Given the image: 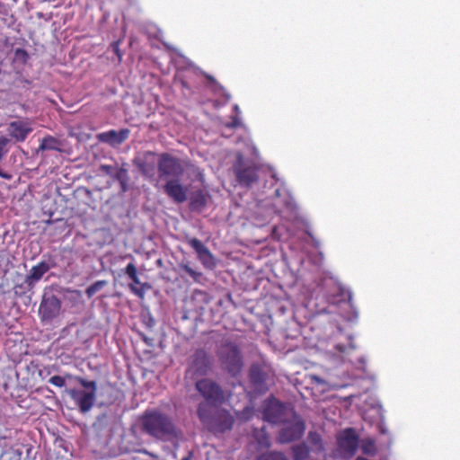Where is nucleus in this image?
I'll return each mask as SVG.
<instances>
[{"mask_svg": "<svg viewBox=\"0 0 460 460\" xmlns=\"http://www.w3.org/2000/svg\"><path fill=\"white\" fill-rule=\"evenodd\" d=\"M251 379L254 385L259 384V364L254 363L251 367Z\"/></svg>", "mask_w": 460, "mask_h": 460, "instance_id": "nucleus-30", "label": "nucleus"}, {"mask_svg": "<svg viewBox=\"0 0 460 460\" xmlns=\"http://www.w3.org/2000/svg\"><path fill=\"white\" fill-rule=\"evenodd\" d=\"M234 111L236 112V115L232 118V120L230 122L226 123V127L228 128H237L240 125V120L238 119V114L240 113V110L238 105L234 106Z\"/></svg>", "mask_w": 460, "mask_h": 460, "instance_id": "nucleus-29", "label": "nucleus"}, {"mask_svg": "<svg viewBox=\"0 0 460 460\" xmlns=\"http://www.w3.org/2000/svg\"><path fill=\"white\" fill-rule=\"evenodd\" d=\"M124 273L133 281V283L142 286V288H137L134 286L130 285V289L133 291V293L142 297L144 296L143 288L145 287L149 288V285L141 283L137 275V270L136 265L133 262H129L125 268Z\"/></svg>", "mask_w": 460, "mask_h": 460, "instance_id": "nucleus-17", "label": "nucleus"}, {"mask_svg": "<svg viewBox=\"0 0 460 460\" xmlns=\"http://www.w3.org/2000/svg\"><path fill=\"white\" fill-rule=\"evenodd\" d=\"M118 165H111V164H102L100 166V170L105 173L106 175L114 178L116 175V172L119 170Z\"/></svg>", "mask_w": 460, "mask_h": 460, "instance_id": "nucleus-27", "label": "nucleus"}, {"mask_svg": "<svg viewBox=\"0 0 460 460\" xmlns=\"http://www.w3.org/2000/svg\"><path fill=\"white\" fill-rule=\"evenodd\" d=\"M10 143V139L4 136L0 137V161L6 155L9 149L7 145Z\"/></svg>", "mask_w": 460, "mask_h": 460, "instance_id": "nucleus-28", "label": "nucleus"}, {"mask_svg": "<svg viewBox=\"0 0 460 460\" xmlns=\"http://www.w3.org/2000/svg\"><path fill=\"white\" fill-rule=\"evenodd\" d=\"M187 243L196 252L199 260L205 268L212 269L215 266L212 253L199 239L192 237L188 239Z\"/></svg>", "mask_w": 460, "mask_h": 460, "instance_id": "nucleus-15", "label": "nucleus"}, {"mask_svg": "<svg viewBox=\"0 0 460 460\" xmlns=\"http://www.w3.org/2000/svg\"><path fill=\"white\" fill-rule=\"evenodd\" d=\"M72 377L71 375H66V376H53L49 379V383L57 387H63L66 385V380L71 379Z\"/></svg>", "mask_w": 460, "mask_h": 460, "instance_id": "nucleus-25", "label": "nucleus"}, {"mask_svg": "<svg viewBox=\"0 0 460 460\" xmlns=\"http://www.w3.org/2000/svg\"><path fill=\"white\" fill-rule=\"evenodd\" d=\"M22 452L20 449H14L8 446L2 448L0 452V460H21Z\"/></svg>", "mask_w": 460, "mask_h": 460, "instance_id": "nucleus-21", "label": "nucleus"}, {"mask_svg": "<svg viewBox=\"0 0 460 460\" xmlns=\"http://www.w3.org/2000/svg\"><path fill=\"white\" fill-rule=\"evenodd\" d=\"M195 388L204 399L200 403H208L210 407H216L222 405L226 401L224 390L212 379L201 378L197 380Z\"/></svg>", "mask_w": 460, "mask_h": 460, "instance_id": "nucleus-6", "label": "nucleus"}, {"mask_svg": "<svg viewBox=\"0 0 460 460\" xmlns=\"http://www.w3.org/2000/svg\"><path fill=\"white\" fill-rule=\"evenodd\" d=\"M110 403H111V402H98V403H97V405H98L99 407H102V406H106V405H108V404H110Z\"/></svg>", "mask_w": 460, "mask_h": 460, "instance_id": "nucleus-36", "label": "nucleus"}, {"mask_svg": "<svg viewBox=\"0 0 460 460\" xmlns=\"http://www.w3.org/2000/svg\"><path fill=\"white\" fill-rule=\"evenodd\" d=\"M207 204V197L202 190H197L190 197V207L193 211H201Z\"/></svg>", "mask_w": 460, "mask_h": 460, "instance_id": "nucleus-18", "label": "nucleus"}, {"mask_svg": "<svg viewBox=\"0 0 460 460\" xmlns=\"http://www.w3.org/2000/svg\"><path fill=\"white\" fill-rule=\"evenodd\" d=\"M61 310V300L53 294H45L40 305L39 314L42 321L58 317Z\"/></svg>", "mask_w": 460, "mask_h": 460, "instance_id": "nucleus-10", "label": "nucleus"}, {"mask_svg": "<svg viewBox=\"0 0 460 460\" xmlns=\"http://www.w3.org/2000/svg\"><path fill=\"white\" fill-rule=\"evenodd\" d=\"M258 166L248 159H244L241 154L236 155V161L233 164V172L235 180L240 186L249 187L258 179Z\"/></svg>", "mask_w": 460, "mask_h": 460, "instance_id": "nucleus-7", "label": "nucleus"}, {"mask_svg": "<svg viewBox=\"0 0 460 460\" xmlns=\"http://www.w3.org/2000/svg\"><path fill=\"white\" fill-rule=\"evenodd\" d=\"M142 430L161 441H171L180 438L181 432L173 419L160 410H147L141 418Z\"/></svg>", "mask_w": 460, "mask_h": 460, "instance_id": "nucleus-1", "label": "nucleus"}, {"mask_svg": "<svg viewBox=\"0 0 460 460\" xmlns=\"http://www.w3.org/2000/svg\"><path fill=\"white\" fill-rule=\"evenodd\" d=\"M157 171L159 178L167 181L182 178L185 168L180 158L169 153H162L158 155Z\"/></svg>", "mask_w": 460, "mask_h": 460, "instance_id": "nucleus-5", "label": "nucleus"}, {"mask_svg": "<svg viewBox=\"0 0 460 460\" xmlns=\"http://www.w3.org/2000/svg\"><path fill=\"white\" fill-rule=\"evenodd\" d=\"M32 131L31 122L29 119L13 120L7 127L8 135L17 143L24 142Z\"/></svg>", "mask_w": 460, "mask_h": 460, "instance_id": "nucleus-12", "label": "nucleus"}, {"mask_svg": "<svg viewBox=\"0 0 460 460\" xmlns=\"http://www.w3.org/2000/svg\"><path fill=\"white\" fill-rule=\"evenodd\" d=\"M254 438H255L256 439H258V437H257V429H254Z\"/></svg>", "mask_w": 460, "mask_h": 460, "instance_id": "nucleus-37", "label": "nucleus"}, {"mask_svg": "<svg viewBox=\"0 0 460 460\" xmlns=\"http://www.w3.org/2000/svg\"><path fill=\"white\" fill-rule=\"evenodd\" d=\"M142 340H143V341H144L146 345H148V346H152V339H151V338H148V337H146V336H143V337H142Z\"/></svg>", "mask_w": 460, "mask_h": 460, "instance_id": "nucleus-34", "label": "nucleus"}, {"mask_svg": "<svg viewBox=\"0 0 460 460\" xmlns=\"http://www.w3.org/2000/svg\"><path fill=\"white\" fill-rule=\"evenodd\" d=\"M158 155L153 151H146L141 155L137 156L133 163L139 172L146 177H151L155 172Z\"/></svg>", "mask_w": 460, "mask_h": 460, "instance_id": "nucleus-11", "label": "nucleus"}, {"mask_svg": "<svg viewBox=\"0 0 460 460\" xmlns=\"http://www.w3.org/2000/svg\"><path fill=\"white\" fill-rule=\"evenodd\" d=\"M212 368V358L204 349H198L190 358L187 374L195 379L206 376Z\"/></svg>", "mask_w": 460, "mask_h": 460, "instance_id": "nucleus-9", "label": "nucleus"}, {"mask_svg": "<svg viewBox=\"0 0 460 460\" xmlns=\"http://www.w3.org/2000/svg\"><path fill=\"white\" fill-rule=\"evenodd\" d=\"M193 452L192 451H189L187 456H184L181 460H192L193 458Z\"/></svg>", "mask_w": 460, "mask_h": 460, "instance_id": "nucleus-35", "label": "nucleus"}, {"mask_svg": "<svg viewBox=\"0 0 460 460\" xmlns=\"http://www.w3.org/2000/svg\"><path fill=\"white\" fill-rule=\"evenodd\" d=\"M29 58V55L27 51L23 49H16L14 51V60L16 62H19L22 65L26 64L27 60Z\"/></svg>", "mask_w": 460, "mask_h": 460, "instance_id": "nucleus-26", "label": "nucleus"}, {"mask_svg": "<svg viewBox=\"0 0 460 460\" xmlns=\"http://www.w3.org/2000/svg\"><path fill=\"white\" fill-rule=\"evenodd\" d=\"M130 135L128 128H120L119 130L111 129L99 133L97 138L100 142L108 144L112 147H117L123 144Z\"/></svg>", "mask_w": 460, "mask_h": 460, "instance_id": "nucleus-14", "label": "nucleus"}, {"mask_svg": "<svg viewBox=\"0 0 460 460\" xmlns=\"http://www.w3.org/2000/svg\"><path fill=\"white\" fill-rule=\"evenodd\" d=\"M55 266L56 262L53 257L49 254H44L42 260L31 269L24 281L19 287L24 291L31 290L42 277Z\"/></svg>", "mask_w": 460, "mask_h": 460, "instance_id": "nucleus-8", "label": "nucleus"}, {"mask_svg": "<svg viewBox=\"0 0 460 460\" xmlns=\"http://www.w3.org/2000/svg\"><path fill=\"white\" fill-rule=\"evenodd\" d=\"M180 83H181V84L182 88H185V89H190V84H189L185 79L181 78V79H180Z\"/></svg>", "mask_w": 460, "mask_h": 460, "instance_id": "nucleus-33", "label": "nucleus"}, {"mask_svg": "<svg viewBox=\"0 0 460 460\" xmlns=\"http://www.w3.org/2000/svg\"><path fill=\"white\" fill-rule=\"evenodd\" d=\"M118 414L111 410H108L97 416L93 427L96 429H103L105 428L114 425L118 421Z\"/></svg>", "mask_w": 460, "mask_h": 460, "instance_id": "nucleus-16", "label": "nucleus"}, {"mask_svg": "<svg viewBox=\"0 0 460 460\" xmlns=\"http://www.w3.org/2000/svg\"><path fill=\"white\" fill-rule=\"evenodd\" d=\"M106 285H107L106 280L95 281L94 283H93L86 288L85 294H86L87 297L88 298L93 297L96 293L101 291Z\"/></svg>", "mask_w": 460, "mask_h": 460, "instance_id": "nucleus-23", "label": "nucleus"}, {"mask_svg": "<svg viewBox=\"0 0 460 460\" xmlns=\"http://www.w3.org/2000/svg\"><path fill=\"white\" fill-rule=\"evenodd\" d=\"M113 179L119 181L122 192H127L128 190L129 176L127 168L119 167Z\"/></svg>", "mask_w": 460, "mask_h": 460, "instance_id": "nucleus-20", "label": "nucleus"}, {"mask_svg": "<svg viewBox=\"0 0 460 460\" xmlns=\"http://www.w3.org/2000/svg\"><path fill=\"white\" fill-rule=\"evenodd\" d=\"M0 177L5 180H11L13 178V175L9 172L0 170Z\"/></svg>", "mask_w": 460, "mask_h": 460, "instance_id": "nucleus-32", "label": "nucleus"}, {"mask_svg": "<svg viewBox=\"0 0 460 460\" xmlns=\"http://www.w3.org/2000/svg\"><path fill=\"white\" fill-rule=\"evenodd\" d=\"M179 266L185 273H187L190 278H192L194 281H199V279H201L202 273L200 271L195 270L189 264L181 263Z\"/></svg>", "mask_w": 460, "mask_h": 460, "instance_id": "nucleus-24", "label": "nucleus"}, {"mask_svg": "<svg viewBox=\"0 0 460 460\" xmlns=\"http://www.w3.org/2000/svg\"><path fill=\"white\" fill-rule=\"evenodd\" d=\"M217 355L222 368L231 376H237L243 367L240 348L233 341H224L219 345Z\"/></svg>", "mask_w": 460, "mask_h": 460, "instance_id": "nucleus-3", "label": "nucleus"}, {"mask_svg": "<svg viewBox=\"0 0 460 460\" xmlns=\"http://www.w3.org/2000/svg\"><path fill=\"white\" fill-rule=\"evenodd\" d=\"M76 381L87 391L70 389L68 394L78 406L79 411L85 414L93 407L96 400L97 383L89 381L81 376L75 377Z\"/></svg>", "mask_w": 460, "mask_h": 460, "instance_id": "nucleus-4", "label": "nucleus"}, {"mask_svg": "<svg viewBox=\"0 0 460 460\" xmlns=\"http://www.w3.org/2000/svg\"><path fill=\"white\" fill-rule=\"evenodd\" d=\"M60 141L51 136L45 137L41 139L38 151H59Z\"/></svg>", "mask_w": 460, "mask_h": 460, "instance_id": "nucleus-19", "label": "nucleus"}, {"mask_svg": "<svg viewBox=\"0 0 460 460\" xmlns=\"http://www.w3.org/2000/svg\"><path fill=\"white\" fill-rule=\"evenodd\" d=\"M207 78L213 84L212 89L214 93L217 95H221L225 98V102H227L231 99V95L229 93L226 92V90L218 83L216 82L214 77L211 75H207Z\"/></svg>", "mask_w": 460, "mask_h": 460, "instance_id": "nucleus-22", "label": "nucleus"}, {"mask_svg": "<svg viewBox=\"0 0 460 460\" xmlns=\"http://www.w3.org/2000/svg\"><path fill=\"white\" fill-rule=\"evenodd\" d=\"M181 181V178L171 179L163 187L164 193L175 203H183L188 198V189Z\"/></svg>", "mask_w": 460, "mask_h": 460, "instance_id": "nucleus-13", "label": "nucleus"}, {"mask_svg": "<svg viewBox=\"0 0 460 460\" xmlns=\"http://www.w3.org/2000/svg\"><path fill=\"white\" fill-rule=\"evenodd\" d=\"M197 416L204 428L215 436L230 431L234 424V419L229 411L210 407L208 403H199Z\"/></svg>", "mask_w": 460, "mask_h": 460, "instance_id": "nucleus-2", "label": "nucleus"}, {"mask_svg": "<svg viewBox=\"0 0 460 460\" xmlns=\"http://www.w3.org/2000/svg\"><path fill=\"white\" fill-rule=\"evenodd\" d=\"M254 460H259V456H255Z\"/></svg>", "mask_w": 460, "mask_h": 460, "instance_id": "nucleus-38", "label": "nucleus"}, {"mask_svg": "<svg viewBox=\"0 0 460 460\" xmlns=\"http://www.w3.org/2000/svg\"><path fill=\"white\" fill-rule=\"evenodd\" d=\"M120 41H121L120 40H118L113 41L111 44V48L112 49V50L115 53V55L119 58V61L122 58V54H121L120 49H119Z\"/></svg>", "mask_w": 460, "mask_h": 460, "instance_id": "nucleus-31", "label": "nucleus"}]
</instances>
